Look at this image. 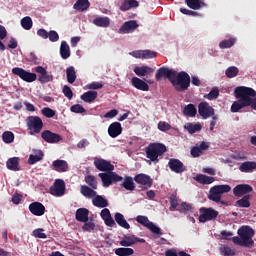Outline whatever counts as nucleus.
Here are the masks:
<instances>
[{"instance_id": "41", "label": "nucleus", "mask_w": 256, "mask_h": 256, "mask_svg": "<svg viewBox=\"0 0 256 256\" xmlns=\"http://www.w3.org/2000/svg\"><path fill=\"white\" fill-rule=\"evenodd\" d=\"M21 27L25 29V31H31L33 29V19L30 16H25L20 21Z\"/></svg>"}, {"instance_id": "19", "label": "nucleus", "mask_w": 256, "mask_h": 256, "mask_svg": "<svg viewBox=\"0 0 256 256\" xmlns=\"http://www.w3.org/2000/svg\"><path fill=\"white\" fill-rule=\"evenodd\" d=\"M209 149V143L201 142L199 146H193L190 150V155L194 158L201 157L203 155V151H207Z\"/></svg>"}, {"instance_id": "53", "label": "nucleus", "mask_w": 256, "mask_h": 256, "mask_svg": "<svg viewBox=\"0 0 256 256\" xmlns=\"http://www.w3.org/2000/svg\"><path fill=\"white\" fill-rule=\"evenodd\" d=\"M62 93L67 99H73V90H71V87H69L68 85L63 86Z\"/></svg>"}, {"instance_id": "21", "label": "nucleus", "mask_w": 256, "mask_h": 256, "mask_svg": "<svg viewBox=\"0 0 256 256\" xmlns=\"http://www.w3.org/2000/svg\"><path fill=\"white\" fill-rule=\"evenodd\" d=\"M137 27H139V24H137V21L135 20H130L125 22L119 29V33H133V31H135V29H137Z\"/></svg>"}, {"instance_id": "30", "label": "nucleus", "mask_w": 256, "mask_h": 256, "mask_svg": "<svg viewBox=\"0 0 256 256\" xmlns=\"http://www.w3.org/2000/svg\"><path fill=\"white\" fill-rule=\"evenodd\" d=\"M43 157H45V154H43V151L35 150L34 154H31L29 156L28 164L35 165V163H39V161H43Z\"/></svg>"}, {"instance_id": "9", "label": "nucleus", "mask_w": 256, "mask_h": 256, "mask_svg": "<svg viewBox=\"0 0 256 256\" xmlns=\"http://www.w3.org/2000/svg\"><path fill=\"white\" fill-rule=\"evenodd\" d=\"M200 223H206V221H213L216 217H219V212L213 208H200Z\"/></svg>"}, {"instance_id": "36", "label": "nucleus", "mask_w": 256, "mask_h": 256, "mask_svg": "<svg viewBox=\"0 0 256 256\" xmlns=\"http://www.w3.org/2000/svg\"><path fill=\"white\" fill-rule=\"evenodd\" d=\"M139 7V1L137 0H126L120 6V11H129V9Z\"/></svg>"}, {"instance_id": "42", "label": "nucleus", "mask_w": 256, "mask_h": 256, "mask_svg": "<svg viewBox=\"0 0 256 256\" xmlns=\"http://www.w3.org/2000/svg\"><path fill=\"white\" fill-rule=\"evenodd\" d=\"M66 77L67 81L70 84H73L74 81L77 79V73L75 72V67L70 66L66 69Z\"/></svg>"}, {"instance_id": "25", "label": "nucleus", "mask_w": 256, "mask_h": 256, "mask_svg": "<svg viewBox=\"0 0 256 256\" xmlns=\"http://www.w3.org/2000/svg\"><path fill=\"white\" fill-rule=\"evenodd\" d=\"M131 84L139 91H149V84L143 81L141 78L133 77Z\"/></svg>"}, {"instance_id": "64", "label": "nucleus", "mask_w": 256, "mask_h": 256, "mask_svg": "<svg viewBox=\"0 0 256 256\" xmlns=\"http://www.w3.org/2000/svg\"><path fill=\"white\" fill-rule=\"evenodd\" d=\"M87 89H103V85L100 82H92L90 84H87Z\"/></svg>"}, {"instance_id": "26", "label": "nucleus", "mask_w": 256, "mask_h": 256, "mask_svg": "<svg viewBox=\"0 0 256 256\" xmlns=\"http://www.w3.org/2000/svg\"><path fill=\"white\" fill-rule=\"evenodd\" d=\"M239 171H241V173H253L254 171H256V162L255 161L243 162L239 166Z\"/></svg>"}, {"instance_id": "60", "label": "nucleus", "mask_w": 256, "mask_h": 256, "mask_svg": "<svg viewBox=\"0 0 256 256\" xmlns=\"http://www.w3.org/2000/svg\"><path fill=\"white\" fill-rule=\"evenodd\" d=\"M158 129L159 131H163V132L169 131L171 129V125L165 121H160L158 123Z\"/></svg>"}, {"instance_id": "48", "label": "nucleus", "mask_w": 256, "mask_h": 256, "mask_svg": "<svg viewBox=\"0 0 256 256\" xmlns=\"http://www.w3.org/2000/svg\"><path fill=\"white\" fill-rule=\"evenodd\" d=\"M205 99H208L209 101H213L219 97V88L213 87L212 90L204 95Z\"/></svg>"}, {"instance_id": "38", "label": "nucleus", "mask_w": 256, "mask_h": 256, "mask_svg": "<svg viewBox=\"0 0 256 256\" xmlns=\"http://www.w3.org/2000/svg\"><path fill=\"white\" fill-rule=\"evenodd\" d=\"M120 187H123L126 191H135V182H133V177L126 176L124 181L120 184Z\"/></svg>"}, {"instance_id": "22", "label": "nucleus", "mask_w": 256, "mask_h": 256, "mask_svg": "<svg viewBox=\"0 0 256 256\" xmlns=\"http://www.w3.org/2000/svg\"><path fill=\"white\" fill-rule=\"evenodd\" d=\"M123 133V128L121 127V123L114 122L109 125L108 127V135L112 137V139H115V137H119Z\"/></svg>"}, {"instance_id": "10", "label": "nucleus", "mask_w": 256, "mask_h": 256, "mask_svg": "<svg viewBox=\"0 0 256 256\" xmlns=\"http://www.w3.org/2000/svg\"><path fill=\"white\" fill-rule=\"evenodd\" d=\"M50 194L54 197H63V195H65V180L56 179L54 184L50 187Z\"/></svg>"}, {"instance_id": "4", "label": "nucleus", "mask_w": 256, "mask_h": 256, "mask_svg": "<svg viewBox=\"0 0 256 256\" xmlns=\"http://www.w3.org/2000/svg\"><path fill=\"white\" fill-rule=\"evenodd\" d=\"M147 159L153 163H159V157L167 153V146L161 143H150L145 149Z\"/></svg>"}, {"instance_id": "57", "label": "nucleus", "mask_w": 256, "mask_h": 256, "mask_svg": "<svg viewBox=\"0 0 256 256\" xmlns=\"http://www.w3.org/2000/svg\"><path fill=\"white\" fill-rule=\"evenodd\" d=\"M232 241H233V243H235V245H239L240 247H250L246 241L241 239V236L233 237Z\"/></svg>"}, {"instance_id": "46", "label": "nucleus", "mask_w": 256, "mask_h": 256, "mask_svg": "<svg viewBox=\"0 0 256 256\" xmlns=\"http://www.w3.org/2000/svg\"><path fill=\"white\" fill-rule=\"evenodd\" d=\"M225 75L228 77V79H233L239 75V68L235 66L228 67L225 71Z\"/></svg>"}, {"instance_id": "47", "label": "nucleus", "mask_w": 256, "mask_h": 256, "mask_svg": "<svg viewBox=\"0 0 256 256\" xmlns=\"http://www.w3.org/2000/svg\"><path fill=\"white\" fill-rule=\"evenodd\" d=\"M235 45V38H230L228 40H222L219 43L220 49H231Z\"/></svg>"}, {"instance_id": "6", "label": "nucleus", "mask_w": 256, "mask_h": 256, "mask_svg": "<svg viewBox=\"0 0 256 256\" xmlns=\"http://www.w3.org/2000/svg\"><path fill=\"white\" fill-rule=\"evenodd\" d=\"M238 235L240 239L246 241L248 246L253 247L255 242L253 241V237H255V230L251 228V226H242L238 229Z\"/></svg>"}, {"instance_id": "56", "label": "nucleus", "mask_w": 256, "mask_h": 256, "mask_svg": "<svg viewBox=\"0 0 256 256\" xmlns=\"http://www.w3.org/2000/svg\"><path fill=\"white\" fill-rule=\"evenodd\" d=\"M147 229H149V231H151V233H154V235H163V233L161 232V228H159L153 222H151L149 224Z\"/></svg>"}, {"instance_id": "58", "label": "nucleus", "mask_w": 256, "mask_h": 256, "mask_svg": "<svg viewBox=\"0 0 256 256\" xmlns=\"http://www.w3.org/2000/svg\"><path fill=\"white\" fill-rule=\"evenodd\" d=\"M48 39L52 43H57V41H59V34L57 33V31L51 30L50 32H48Z\"/></svg>"}, {"instance_id": "50", "label": "nucleus", "mask_w": 256, "mask_h": 256, "mask_svg": "<svg viewBox=\"0 0 256 256\" xmlns=\"http://www.w3.org/2000/svg\"><path fill=\"white\" fill-rule=\"evenodd\" d=\"M137 223H140V225H143V227L148 228L149 225H151V221H149V218L147 216L139 215L136 217Z\"/></svg>"}, {"instance_id": "52", "label": "nucleus", "mask_w": 256, "mask_h": 256, "mask_svg": "<svg viewBox=\"0 0 256 256\" xmlns=\"http://www.w3.org/2000/svg\"><path fill=\"white\" fill-rule=\"evenodd\" d=\"M170 211H173V209H177L179 206V199L177 198L176 194L170 195Z\"/></svg>"}, {"instance_id": "49", "label": "nucleus", "mask_w": 256, "mask_h": 256, "mask_svg": "<svg viewBox=\"0 0 256 256\" xmlns=\"http://www.w3.org/2000/svg\"><path fill=\"white\" fill-rule=\"evenodd\" d=\"M2 139L4 143H13L15 135L11 131H6L2 134Z\"/></svg>"}, {"instance_id": "14", "label": "nucleus", "mask_w": 256, "mask_h": 256, "mask_svg": "<svg viewBox=\"0 0 256 256\" xmlns=\"http://www.w3.org/2000/svg\"><path fill=\"white\" fill-rule=\"evenodd\" d=\"M175 75V70H171L169 68L161 67L156 72V81H161V79H168L171 83L173 77Z\"/></svg>"}, {"instance_id": "31", "label": "nucleus", "mask_w": 256, "mask_h": 256, "mask_svg": "<svg viewBox=\"0 0 256 256\" xmlns=\"http://www.w3.org/2000/svg\"><path fill=\"white\" fill-rule=\"evenodd\" d=\"M92 205H94V207L104 209V207H109V202L103 196L96 194V196L92 200Z\"/></svg>"}, {"instance_id": "37", "label": "nucleus", "mask_w": 256, "mask_h": 256, "mask_svg": "<svg viewBox=\"0 0 256 256\" xmlns=\"http://www.w3.org/2000/svg\"><path fill=\"white\" fill-rule=\"evenodd\" d=\"M89 7H91L89 0H77L74 4V9L80 12L87 11Z\"/></svg>"}, {"instance_id": "1", "label": "nucleus", "mask_w": 256, "mask_h": 256, "mask_svg": "<svg viewBox=\"0 0 256 256\" xmlns=\"http://www.w3.org/2000/svg\"><path fill=\"white\" fill-rule=\"evenodd\" d=\"M237 101L233 102L231 106L232 113H239L245 107H251L256 111V91L253 88L246 86H238L234 90Z\"/></svg>"}, {"instance_id": "23", "label": "nucleus", "mask_w": 256, "mask_h": 256, "mask_svg": "<svg viewBox=\"0 0 256 256\" xmlns=\"http://www.w3.org/2000/svg\"><path fill=\"white\" fill-rule=\"evenodd\" d=\"M75 218H76V221H79V223H87V221H89V209L87 208L77 209Z\"/></svg>"}, {"instance_id": "35", "label": "nucleus", "mask_w": 256, "mask_h": 256, "mask_svg": "<svg viewBox=\"0 0 256 256\" xmlns=\"http://www.w3.org/2000/svg\"><path fill=\"white\" fill-rule=\"evenodd\" d=\"M93 25H96V27L107 28L111 25V20L109 17H97L93 20Z\"/></svg>"}, {"instance_id": "59", "label": "nucleus", "mask_w": 256, "mask_h": 256, "mask_svg": "<svg viewBox=\"0 0 256 256\" xmlns=\"http://www.w3.org/2000/svg\"><path fill=\"white\" fill-rule=\"evenodd\" d=\"M156 53L151 50H142V59H154Z\"/></svg>"}, {"instance_id": "40", "label": "nucleus", "mask_w": 256, "mask_h": 256, "mask_svg": "<svg viewBox=\"0 0 256 256\" xmlns=\"http://www.w3.org/2000/svg\"><path fill=\"white\" fill-rule=\"evenodd\" d=\"M184 128L190 135H193V133H199L201 129H203V126L199 123L193 124V123H186Z\"/></svg>"}, {"instance_id": "27", "label": "nucleus", "mask_w": 256, "mask_h": 256, "mask_svg": "<svg viewBox=\"0 0 256 256\" xmlns=\"http://www.w3.org/2000/svg\"><path fill=\"white\" fill-rule=\"evenodd\" d=\"M80 193L83 197H87V199H94V197H97V191L87 185H82L80 187Z\"/></svg>"}, {"instance_id": "29", "label": "nucleus", "mask_w": 256, "mask_h": 256, "mask_svg": "<svg viewBox=\"0 0 256 256\" xmlns=\"http://www.w3.org/2000/svg\"><path fill=\"white\" fill-rule=\"evenodd\" d=\"M21 159L19 157L9 158L6 162V167L9 171H19L21 167L19 166V162Z\"/></svg>"}, {"instance_id": "5", "label": "nucleus", "mask_w": 256, "mask_h": 256, "mask_svg": "<svg viewBox=\"0 0 256 256\" xmlns=\"http://www.w3.org/2000/svg\"><path fill=\"white\" fill-rule=\"evenodd\" d=\"M230 191L231 186L229 184L215 185L210 188L208 199L214 203H221V205H225V202L221 201V195L229 193Z\"/></svg>"}, {"instance_id": "15", "label": "nucleus", "mask_w": 256, "mask_h": 256, "mask_svg": "<svg viewBox=\"0 0 256 256\" xmlns=\"http://www.w3.org/2000/svg\"><path fill=\"white\" fill-rule=\"evenodd\" d=\"M42 139L46 141V143H59V141H63V137L57 133H53L51 130H44L41 133Z\"/></svg>"}, {"instance_id": "39", "label": "nucleus", "mask_w": 256, "mask_h": 256, "mask_svg": "<svg viewBox=\"0 0 256 256\" xmlns=\"http://www.w3.org/2000/svg\"><path fill=\"white\" fill-rule=\"evenodd\" d=\"M60 55L62 59H69L71 57V49L69 48V44H67L65 41L61 42Z\"/></svg>"}, {"instance_id": "44", "label": "nucleus", "mask_w": 256, "mask_h": 256, "mask_svg": "<svg viewBox=\"0 0 256 256\" xmlns=\"http://www.w3.org/2000/svg\"><path fill=\"white\" fill-rule=\"evenodd\" d=\"M250 199H251V195L243 196L240 200L236 201V205L238 207H243L247 209L251 207Z\"/></svg>"}, {"instance_id": "33", "label": "nucleus", "mask_w": 256, "mask_h": 256, "mask_svg": "<svg viewBox=\"0 0 256 256\" xmlns=\"http://www.w3.org/2000/svg\"><path fill=\"white\" fill-rule=\"evenodd\" d=\"M114 219L120 227H123V229H131V225H129V222H127L123 214L117 212L114 216Z\"/></svg>"}, {"instance_id": "3", "label": "nucleus", "mask_w": 256, "mask_h": 256, "mask_svg": "<svg viewBox=\"0 0 256 256\" xmlns=\"http://www.w3.org/2000/svg\"><path fill=\"white\" fill-rule=\"evenodd\" d=\"M171 83L178 92L187 91L191 85V76L185 71H181L180 73L175 71Z\"/></svg>"}, {"instance_id": "45", "label": "nucleus", "mask_w": 256, "mask_h": 256, "mask_svg": "<svg viewBox=\"0 0 256 256\" xmlns=\"http://www.w3.org/2000/svg\"><path fill=\"white\" fill-rule=\"evenodd\" d=\"M84 181L92 189H97L98 182H97V178L94 175H87V176H85Z\"/></svg>"}, {"instance_id": "34", "label": "nucleus", "mask_w": 256, "mask_h": 256, "mask_svg": "<svg viewBox=\"0 0 256 256\" xmlns=\"http://www.w3.org/2000/svg\"><path fill=\"white\" fill-rule=\"evenodd\" d=\"M97 97V91H87L80 96V99H82V101H84L85 103H93V101H95Z\"/></svg>"}, {"instance_id": "55", "label": "nucleus", "mask_w": 256, "mask_h": 256, "mask_svg": "<svg viewBox=\"0 0 256 256\" xmlns=\"http://www.w3.org/2000/svg\"><path fill=\"white\" fill-rule=\"evenodd\" d=\"M42 115H44V117H47L48 119H52V117L55 115V110L49 108V107H45L41 110Z\"/></svg>"}, {"instance_id": "24", "label": "nucleus", "mask_w": 256, "mask_h": 256, "mask_svg": "<svg viewBox=\"0 0 256 256\" xmlns=\"http://www.w3.org/2000/svg\"><path fill=\"white\" fill-rule=\"evenodd\" d=\"M194 181H197L200 185H211V183H215V177L207 176L205 174H197L194 177Z\"/></svg>"}, {"instance_id": "51", "label": "nucleus", "mask_w": 256, "mask_h": 256, "mask_svg": "<svg viewBox=\"0 0 256 256\" xmlns=\"http://www.w3.org/2000/svg\"><path fill=\"white\" fill-rule=\"evenodd\" d=\"M38 81L40 83H49L53 81V75L47 73V71L44 74H41L38 78Z\"/></svg>"}, {"instance_id": "63", "label": "nucleus", "mask_w": 256, "mask_h": 256, "mask_svg": "<svg viewBox=\"0 0 256 256\" xmlns=\"http://www.w3.org/2000/svg\"><path fill=\"white\" fill-rule=\"evenodd\" d=\"M70 111L72 113H85L86 110L80 104H76L71 106Z\"/></svg>"}, {"instance_id": "43", "label": "nucleus", "mask_w": 256, "mask_h": 256, "mask_svg": "<svg viewBox=\"0 0 256 256\" xmlns=\"http://www.w3.org/2000/svg\"><path fill=\"white\" fill-rule=\"evenodd\" d=\"M183 113L186 117H195L197 115V108L193 104H188L184 107Z\"/></svg>"}, {"instance_id": "11", "label": "nucleus", "mask_w": 256, "mask_h": 256, "mask_svg": "<svg viewBox=\"0 0 256 256\" xmlns=\"http://www.w3.org/2000/svg\"><path fill=\"white\" fill-rule=\"evenodd\" d=\"M198 113L202 119H209L215 115V109L209 105L207 102H201L198 105Z\"/></svg>"}, {"instance_id": "61", "label": "nucleus", "mask_w": 256, "mask_h": 256, "mask_svg": "<svg viewBox=\"0 0 256 256\" xmlns=\"http://www.w3.org/2000/svg\"><path fill=\"white\" fill-rule=\"evenodd\" d=\"M83 231H94L95 230V223L93 222H84V225L82 226Z\"/></svg>"}, {"instance_id": "54", "label": "nucleus", "mask_w": 256, "mask_h": 256, "mask_svg": "<svg viewBox=\"0 0 256 256\" xmlns=\"http://www.w3.org/2000/svg\"><path fill=\"white\" fill-rule=\"evenodd\" d=\"M43 231H45L43 228L35 229L32 235L38 239H47V234L43 233Z\"/></svg>"}, {"instance_id": "32", "label": "nucleus", "mask_w": 256, "mask_h": 256, "mask_svg": "<svg viewBox=\"0 0 256 256\" xmlns=\"http://www.w3.org/2000/svg\"><path fill=\"white\" fill-rule=\"evenodd\" d=\"M185 3L189 9H193L194 11H198L202 7H207V4L203 0H185Z\"/></svg>"}, {"instance_id": "12", "label": "nucleus", "mask_w": 256, "mask_h": 256, "mask_svg": "<svg viewBox=\"0 0 256 256\" xmlns=\"http://www.w3.org/2000/svg\"><path fill=\"white\" fill-rule=\"evenodd\" d=\"M248 193H253V186L249 184H238L233 188V195L236 197H245Z\"/></svg>"}, {"instance_id": "28", "label": "nucleus", "mask_w": 256, "mask_h": 256, "mask_svg": "<svg viewBox=\"0 0 256 256\" xmlns=\"http://www.w3.org/2000/svg\"><path fill=\"white\" fill-rule=\"evenodd\" d=\"M154 69L149 67V66H136L134 68V73L135 75H137L138 77H145V75H152V73H154Z\"/></svg>"}, {"instance_id": "16", "label": "nucleus", "mask_w": 256, "mask_h": 256, "mask_svg": "<svg viewBox=\"0 0 256 256\" xmlns=\"http://www.w3.org/2000/svg\"><path fill=\"white\" fill-rule=\"evenodd\" d=\"M168 167L173 173H185L186 168L183 162L179 159L171 158L168 162Z\"/></svg>"}, {"instance_id": "62", "label": "nucleus", "mask_w": 256, "mask_h": 256, "mask_svg": "<svg viewBox=\"0 0 256 256\" xmlns=\"http://www.w3.org/2000/svg\"><path fill=\"white\" fill-rule=\"evenodd\" d=\"M192 207L187 202H182L177 211L180 213H185L186 211H191Z\"/></svg>"}, {"instance_id": "18", "label": "nucleus", "mask_w": 256, "mask_h": 256, "mask_svg": "<svg viewBox=\"0 0 256 256\" xmlns=\"http://www.w3.org/2000/svg\"><path fill=\"white\" fill-rule=\"evenodd\" d=\"M29 211L36 217L45 215V206L41 202H33L29 205Z\"/></svg>"}, {"instance_id": "2", "label": "nucleus", "mask_w": 256, "mask_h": 256, "mask_svg": "<svg viewBox=\"0 0 256 256\" xmlns=\"http://www.w3.org/2000/svg\"><path fill=\"white\" fill-rule=\"evenodd\" d=\"M94 167H96L98 171L104 172L98 174L103 183V187H111L113 183H119V181H123V176H119V174L113 172L115 171V166L103 158L95 157Z\"/></svg>"}, {"instance_id": "20", "label": "nucleus", "mask_w": 256, "mask_h": 256, "mask_svg": "<svg viewBox=\"0 0 256 256\" xmlns=\"http://www.w3.org/2000/svg\"><path fill=\"white\" fill-rule=\"evenodd\" d=\"M53 171H57V173H66L69 171V164L65 160H55L52 162Z\"/></svg>"}, {"instance_id": "17", "label": "nucleus", "mask_w": 256, "mask_h": 256, "mask_svg": "<svg viewBox=\"0 0 256 256\" xmlns=\"http://www.w3.org/2000/svg\"><path fill=\"white\" fill-rule=\"evenodd\" d=\"M137 243H145V239L138 238L135 235L124 236V239L119 242L121 247H133Z\"/></svg>"}, {"instance_id": "7", "label": "nucleus", "mask_w": 256, "mask_h": 256, "mask_svg": "<svg viewBox=\"0 0 256 256\" xmlns=\"http://www.w3.org/2000/svg\"><path fill=\"white\" fill-rule=\"evenodd\" d=\"M27 125L30 129V135H35V133H41L43 120L39 116H30L27 118Z\"/></svg>"}, {"instance_id": "8", "label": "nucleus", "mask_w": 256, "mask_h": 256, "mask_svg": "<svg viewBox=\"0 0 256 256\" xmlns=\"http://www.w3.org/2000/svg\"><path fill=\"white\" fill-rule=\"evenodd\" d=\"M13 75H17V77L21 78L22 81L26 83H33V81H37V74L27 72V70L19 67H15L12 69Z\"/></svg>"}, {"instance_id": "13", "label": "nucleus", "mask_w": 256, "mask_h": 256, "mask_svg": "<svg viewBox=\"0 0 256 256\" xmlns=\"http://www.w3.org/2000/svg\"><path fill=\"white\" fill-rule=\"evenodd\" d=\"M134 181L138 183V185H142L144 189H149L153 186V179L151 178V176L144 173L136 175L134 177Z\"/></svg>"}]
</instances>
